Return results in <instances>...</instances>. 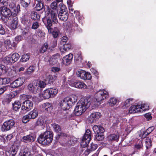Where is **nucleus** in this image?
Segmentation results:
<instances>
[{
	"label": "nucleus",
	"instance_id": "obj_1",
	"mask_svg": "<svg viewBox=\"0 0 156 156\" xmlns=\"http://www.w3.org/2000/svg\"><path fill=\"white\" fill-rule=\"evenodd\" d=\"M57 13L56 11H52L49 10L48 15L45 16L42 19L43 22L49 33H52L53 30V29L51 27L52 23H56L58 22L57 18H56Z\"/></svg>",
	"mask_w": 156,
	"mask_h": 156
},
{
	"label": "nucleus",
	"instance_id": "obj_2",
	"mask_svg": "<svg viewBox=\"0 0 156 156\" xmlns=\"http://www.w3.org/2000/svg\"><path fill=\"white\" fill-rule=\"evenodd\" d=\"M91 105L90 99L81 98L77 102L74 109V113L76 116L81 115Z\"/></svg>",
	"mask_w": 156,
	"mask_h": 156
},
{
	"label": "nucleus",
	"instance_id": "obj_3",
	"mask_svg": "<svg viewBox=\"0 0 156 156\" xmlns=\"http://www.w3.org/2000/svg\"><path fill=\"white\" fill-rule=\"evenodd\" d=\"M108 96V93L106 90H100L95 94V98L93 100H90L91 105L93 107L97 106L98 105V103L100 101L106 99Z\"/></svg>",
	"mask_w": 156,
	"mask_h": 156
},
{
	"label": "nucleus",
	"instance_id": "obj_4",
	"mask_svg": "<svg viewBox=\"0 0 156 156\" xmlns=\"http://www.w3.org/2000/svg\"><path fill=\"white\" fill-rule=\"evenodd\" d=\"M53 138L52 134L50 132L47 131L43 134H41L38 138V141L40 144L46 145L51 143Z\"/></svg>",
	"mask_w": 156,
	"mask_h": 156
},
{
	"label": "nucleus",
	"instance_id": "obj_5",
	"mask_svg": "<svg viewBox=\"0 0 156 156\" xmlns=\"http://www.w3.org/2000/svg\"><path fill=\"white\" fill-rule=\"evenodd\" d=\"M149 109V106L147 104H143L140 105H137L131 106L129 108V112L130 113H134L138 112H142Z\"/></svg>",
	"mask_w": 156,
	"mask_h": 156
},
{
	"label": "nucleus",
	"instance_id": "obj_6",
	"mask_svg": "<svg viewBox=\"0 0 156 156\" xmlns=\"http://www.w3.org/2000/svg\"><path fill=\"white\" fill-rule=\"evenodd\" d=\"M91 136V133L90 130L87 129L81 142V145L82 147H85L87 146L90 140Z\"/></svg>",
	"mask_w": 156,
	"mask_h": 156
},
{
	"label": "nucleus",
	"instance_id": "obj_7",
	"mask_svg": "<svg viewBox=\"0 0 156 156\" xmlns=\"http://www.w3.org/2000/svg\"><path fill=\"white\" fill-rule=\"evenodd\" d=\"M33 103L29 100H26L23 102L21 106V110L24 113L30 110L33 108Z\"/></svg>",
	"mask_w": 156,
	"mask_h": 156
},
{
	"label": "nucleus",
	"instance_id": "obj_8",
	"mask_svg": "<svg viewBox=\"0 0 156 156\" xmlns=\"http://www.w3.org/2000/svg\"><path fill=\"white\" fill-rule=\"evenodd\" d=\"M8 22L9 26L11 29L14 30L16 28L18 21L16 16H9L8 18Z\"/></svg>",
	"mask_w": 156,
	"mask_h": 156
},
{
	"label": "nucleus",
	"instance_id": "obj_9",
	"mask_svg": "<svg viewBox=\"0 0 156 156\" xmlns=\"http://www.w3.org/2000/svg\"><path fill=\"white\" fill-rule=\"evenodd\" d=\"M77 76L82 79L86 80H90L91 78L90 74L83 70L78 71L76 73Z\"/></svg>",
	"mask_w": 156,
	"mask_h": 156
},
{
	"label": "nucleus",
	"instance_id": "obj_10",
	"mask_svg": "<svg viewBox=\"0 0 156 156\" xmlns=\"http://www.w3.org/2000/svg\"><path fill=\"white\" fill-rule=\"evenodd\" d=\"M14 124V122L12 120H9L5 122L2 126V131H5L9 130L12 127Z\"/></svg>",
	"mask_w": 156,
	"mask_h": 156
},
{
	"label": "nucleus",
	"instance_id": "obj_11",
	"mask_svg": "<svg viewBox=\"0 0 156 156\" xmlns=\"http://www.w3.org/2000/svg\"><path fill=\"white\" fill-rule=\"evenodd\" d=\"M18 151L17 147L13 145L6 151L5 154L6 156H14L16 154Z\"/></svg>",
	"mask_w": 156,
	"mask_h": 156
},
{
	"label": "nucleus",
	"instance_id": "obj_12",
	"mask_svg": "<svg viewBox=\"0 0 156 156\" xmlns=\"http://www.w3.org/2000/svg\"><path fill=\"white\" fill-rule=\"evenodd\" d=\"M101 116V114L100 112H96L92 113L90 115L88 120L90 123H92L100 118Z\"/></svg>",
	"mask_w": 156,
	"mask_h": 156
},
{
	"label": "nucleus",
	"instance_id": "obj_13",
	"mask_svg": "<svg viewBox=\"0 0 156 156\" xmlns=\"http://www.w3.org/2000/svg\"><path fill=\"white\" fill-rule=\"evenodd\" d=\"M25 80L24 77L19 78L12 83V85L13 87H19L23 84Z\"/></svg>",
	"mask_w": 156,
	"mask_h": 156
},
{
	"label": "nucleus",
	"instance_id": "obj_14",
	"mask_svg": "<svg viewBox=\"0 0 156 156\" xmlns=\"http://www.w3.org/2000/svg\"><path fill=\"white\" fill-rule=\"evenodd\" d=\"M35 136L32 134H29L23 136L21 139V141L29 143L34 141L35 139Z\"/></svg>",
	"mask_w": 156,
	"mask_h": 156
},
{
	"label": "nucleus",
	"instance_id": "obj_15",
	"mask_svg": "<svg viewBox=\"0 0 156 156\" xmlns=\"http://www.w3.org/2000/svg\"><path fill=\"white\" fill-rule=\"evenodd\" d=\"M28 88L32 92L36 93L38 90L37 83L34 82L32 83L29 84L28 86Z\"/></svg>",
	"mask_w": 156,
	"mask_h": 156
},
{
	"label": "nucleus",
	"instance_id": "obj_16",
	"mask_svg": "<svg viewBox=\"0 0 156 156\" xmlns=\"http://www.w3.org/2000/svg\"><path fill=\"white\" fill-rule=\"evenodd\" d=\"M71 105L69 103V101L66 99V97L64 98L60 103L61 107L64 110H68Z\"/></svg>",
	"mask_w": 156,
	"mask_h": 156
},
{
	"label": "nucleus",
	"instance_id": "obj_17",
	"mask_svg": "<svg viewBox=\"0 0 156 156\" xmlns=\"http://www.w3.org/2000/svg\"><path fill=\"white\" fill-rule=\"evenodd\" d=\"M73 57V55L71 54L66 55L63 58V64L65 65H68L71 63Z\"/></svg>",
	"mask_w": 156,
	"mask_h": 156
},
{
	"label": "nucleus",
	"instance_id": "obj_18",
	"mask_svg": "<svg viewBox=\"0 0 156 156\" xmlns=\"http://www.w3.org/2000/svg\"><path fill=\"white\" fill-rule=\"evenodd\" d=\"M60 59V55L56 54L53 55L50 58L49 62L50 64L54 65L56 64Z\"/></svg>",
	"mask_w": 156,
	"mask_h": 156
},
{
	"label": "nucleus",
	"instance_id": "obj_19",
	"mask_svg": "<svg viewBox=\"0 0 156 156\" xmlns=\"http://www.w3.org/2000/svg\"><path fill=\"white\" fill-rule=\"evenodd\" d=\"M1 13L2 15L5 17L11 16V12L10 10L5 6L2 7L0 9Z\"/></svg>",
	"mask_w": 156,
	"mask_h": 156
},
{
	"label": "nucleus",
	"instance_id": "obj_20",
	"mask_svg": "<svg viewBox=\"0 0 156 156\" xmlns=\"http://www.w3.org/2000/svg\"><path fill=\"white\" fill-rule=\"evenodd\" d=\"M72 86L81 89H85L87 87L86 85L84 83L80 81L74 82L72 84Z\"/></svg>",
	"mask_w": 156,
	"mask_h": 156
},
{
	"label": "nucleus",
	"instance_id": "obj_21",
	"mask_svg": "<svg viewBox=\"0 0 156 156\" xmlns=\"http://www.w3.org/2000/svg\"><path fill=\"white\" fill-rule=\"evenodd\" d=\"M93 129L95 133L102 134L105 131L104 128L99 126L94 125L93 128Z\"/></svg>",
	"mask_w": 156,
	"mask_h": 156
},
{
	"label": "nucleus",
	"instance_id": "obj_22",
	"mask_svg": "<svg viewBox=\"0 0 156 156\" xmlns=\"http://www.w3.org/2000/svg\"><path fill=\"white\" fill-rule=\"evenodd\" d=\"M41 108L44 111L49 112L51 111L52 107L50 104L49 103H46L41 105Z\"/></svg>",
	"mask_w": 156,
	"mask_h": 156
},
{
	"label": "nucleus",
	"instance_id": "obj_23",
	"mask_svg": "<svg viewBox=\"0 0 156 156\" xmlns=\"http://www.w3.org/2000/svg\"><path fill=\"white\" fill-rule=\"evenodd\" d=\"M58 14L59 19L61 20L66 21L68 19V14L66 12H59Z\"/></svg>",
	"mask_w": 156,
	"mask_h": 156
},
{
	"label": "nucleus",
	"instance_id": "obj_24",
	"mask_svg": "<svg viewBox=\"0 0 156 156\" xmlns=\"http://www.w3.org/2000/svg\"><path fill=\"white\" fill-rule=\"evenodd\" d=\"M20 11V5H18L16 7L15 6L12 9L11 12V16L13 17L16 16L17 14Z\"/></svg>",
	"mask_w": 156,
	"mask_h": 156
},
{
	"label": "nucleus",
	"instance_id": "obj_25",
	"mask_svg": "<svg viewBox=\"0 0 156 156\" xmlns=\"http://www.w3.org/2000/svg\"><path fill=\"white\" fill-rule=\"evenodd\" d=\"M50 7L51 8L53 9V10L51 9L50 8H48L47 9V11H46V15H48L49 13V10H51L52 11H57V14H56V18H57V16L58 15V11L56 9L57 7V4L56 2L54 1L52 2L50 5Z\"/></svg>",
	"mask_w": 156,
	"mask_h": 156
},
{
	"label": "nucleus",
	"instance_id": "obj_26",
	"mask_svg": "<svg viewBox=\"0 0 156 156\" xmlns=\"http://www.w3.org/2000/svg\"><path fill=\"white\" fill-rule=\"evenodd\" d=\"M48 89L44 90L42 93L40 95V97L41 98H43V99H48L51 98Z\"/></svg>",
	"mask_w": 156,
	"mask_h": 156
},
{
	"label": "nucleus",
	"instance_id": "obj_27",
	"mask_svg": "<svg viewBox=\"0 0 156 156\" xmlns=\"http://www.w3.org/2000/svg\"><path fill=\"white\" fill-rule=\"evenodd\" d=\"M71 45L69 43L63 44V46L60 48V51L62 53L68 51L71 48Z\"/></svg>",
	"mask_w": 156,
	"mask_h": 156
},
{
	"label": "nucleus",
	"instance_id": "obj_28",
	"mask_svg": "<svg viewBox=\"0 0 156 156\" xmlns=\"http://www.w3.org/2000/svg\"><path fill=\"white\" fill-rule=\"evenodd\" d=\"M66 99L69 101L71 105L73 103H75L77 101V97L75 95H72L70 97H66Z\"/></svg>",
	"mask_w": 156,
	"mask_h": 156
},
{
	"label": "nucleus",
	"instance_id": "obj_29",
	"mask_svg": "<svg viewBox=\"0 0 156 156\" xmlns=\"http://www.w3.org/2000/svg\"><path fill=\"white\" fill-rule=\"evenodd\" d=\"M10 56H11V58L12 59V61L13 63L16 62L20 58V55L17 53H14L12 55H10Z\"/></svg>",
	"mask_w": 156,
	"mask_h": 156
},
{
	"label": "nucleus",
	"instance_id": "obj_30",
	"mask_svg": "<svg viewBox=\"0 0 156 156\" xmlns=\"http://www.w3.org/2000/svg\"><path fill=\"white\" fill-rule=\"evenodd\" d=\"M30 57V54L27 53L22 55L20 61L22 62H25L27 61L29 59Z\"/></svg>",
	"mask_w": 156,
	"mask_h": 156
},
{
	"label": "nucleus",
	"instance_id": "obj_31",
	"mask_svg": "<svg viewBox=\"0 0 156 156\" xmlns=\"http://www.w3.org/2000/svg\"><path fill=\"white\" fill-rule=\"evenodd\" d=\"M28 115L30 119H34L37 116L38 112L36 109H34L31 111Z\"/></svg>",
	"mask_w": 156,
	"mask_h": 156
},
{
	"label": "nucleus",
	"instance_id": "obj_32",
	"mask_svg": "<svg viewBox=\"0 0 156 156\" xmlns=\"http://www.w3.org/2000/svg\"><path fill=\"white\" fill-rule=\"evenodd\" d=\"M51 98H53L55 97L57 94L58 92V90L56 88H51L48 89Z\"/></svg>",
	"mask_w": 156,
	"mask_h": 156
},
{
	"label": "nucleus",
	"instance_id": "obj_33",
	"mask_svg": "<svg viewBox=\"0 0 156 156\" xmlns=\"http://www.w3.org/2000/svg\"><path fill=\"white\" fill-rule=\"evenodd\" d=\"M108 139L110 140L117 141L119 139V136L118 134H111L108 137Z\"/></svg>",
	"mask_w": 156,
	"mask_h": 156
},
{
	"label": "nucleus",
	"instance_id": "obj_34",
	"mask_svg": "<svg viewBox=\"0 0 156 156\" xmlns=\"http://www.w3.org/2000/svg\"><path fill=\"white\" fill-rule=\"evenodd\" d=\"M12 106L14 110L17 111L20 108L21 104L20 102L15 101L13 104Z\"/></svg>",
	"mask_w": 156,
	"mask_h": 156
},
{
	"label": "nucleus",
	"instance_id": "obj_35",
	"mask_svg": "<svg viewBox=\"0 0 156 156\" xmlns=\"http://www.w3.org/2000/svg\"><path fill=\"white\" fill-rule=\"evenodd\" d=\"M117 103V100L116 98H111L108 101V104L111 107L113 106Z\"/></svg>",
	"mask_w": 156,
	"mask_h": 156
},
{
	"label": "nucleus",
	"instance_id": "obj_36",
	"mask_svg": "<svg viewBox=\"0 0 156 156\" xmlns=\"http://www.w3.org/2000/svg\"><path fill=\"white\" fill-rule=\"evenodd\" d=\"M152 139L151 137H147L145 141L146 147L147 149L150 148L151 146Z\"/></svg>",
	"mask_w": 156,
	"mask_h": 156
},
{
	"label": "nucleus",
	"instance_id": "obj_37",
	"mask_svg": "<svg viewBox=\"0 0 156 156\" xmlns=\"http://www.w3.org/2000/svg\"><path fill=\"white\" fill-rule=\"evenodd\" d=\"M60 33L59 30L57 27H54L52 33V35L54 38H57L58 37Z\"/></svg>",
	"mask_w": 156,
	"mask_h": 156
},
{
	"label": "nucleus",
	"instance_id": "obj_38",
	"mask_svg": "<svg viewBox=\"0 0 156 156\" xmlns=\"http://www.w3.org/2000/svg\"><path fill=\"white\" fill-rule=\"evenodd\" d=\"M31 18L34 20H37L40 19V16L37 12H32L31 14Z\"/></svg>",
	"mask_w": 156,
	"mask_h": 156
},
{
	"label": "nucleus",
	"instance_id": "obj_39",
	"mask_svg": "<svg viewBox=\"0 0 156 156\" xmlns=\"http://www.w3.org/2000/svg\"><path fill=\"white\" fill-rule=\"evenodd\" d=\"M68 138L69 140L68 141L67 143L69 144L73 145L77 142L76 139L73 137L69 136Z\"/></svg>",
	"mask_w": 156,
	"mask_h": 156
},
{
	"label": "nucleus",
	"instance_id": "obj_40",
	"mask_svg": "<svg viewBox=\"0 0 156 156\" xmlns=\"http://www.w3.org/2000/svg\"><path fill=\"white\" fill-rule=\"evenodd\" d=\"M11 57V56L9 55L5 57L3 60L4 63L7 64L13 63V62H12V61H11L12 59Z\"/></svg>",
	"mask_w": 156,
	"mask_h": 156
},
{
	"label": "nucleus",
	"instance_id": "obj_41",
	"mask_svg": "<svg viewBox=\"0 0 156 156\" xmlns=\"http://www.w3.org/2000/svg\"><path fill=\"white\" fill-rule=\"evenodd\" d=\"M30 0H21V3L22 5L25 8L27 7L30 4Z\"/></svg>",
	"mask_w": 156,
	"mask_h": 156
},
{
	"label": "nucleus",
	"instance_id": "obj_42",
	"mask_svg": "<svg viewBox=\"0 0 156 156\" xmlns=\"http://www.w3.org/2000/svg\"><path fill=\"white\" fill-rule=\"evenodd\" d=\"M35 8L36 10L39 11L42 9L43 7V5L41 2H37Z\"/></svg>",
	"mask_w": 156,
	"mask_h": 156
},
{
	"label": "nucleus",
	"instance_id": "obj_43",
	"mask_svg": "<svg viewBox=\"0 0 156 156\" xmlns=\"http://www.w3.org/2000/svg\"><path fill=\"white\" fill-rule=\"evenodd\" d=\"M48 47V45L47 43H44L41 47L40 49V51L41 53H44L47 49Z\"/></svg>",
	"mask_w": 156,
	"mask_h": 156
},
{
	"label": "nucleus",
	"instance_id": "obj_44",
	"mask_svg": "<svg viewBox=\"0 0 156 156\" xmlns=\"http://www.w3.org/2000/svg\"><path fill=\"white\" fill-rule=\"evenodd\" d=\"M21 22L22 23L25 25H27V23H29L28 19L25 15L21 18Z\"/></svg>",
	"mask_w": 156,
	"mask_h": 156
},
{
	"label": "nucleus",
	"instance_id": "obj_45",
	"mask_svg": "<svg viewBox=\"0 0 156 156\" xmlns=\"http://www.w3.org/2000/svg\"><path fill=\"white\" fill-rule=\"evenodd\" d=\"M21 156H32L31 152L28 150H25L21 153Z\"/></svg>",
	"mask_w": 156,
	"mask_h": 156
},
{
	"label": "nucleus",
	"instance_id": "obj_46",
	"mask_svg": "<svg viewBox=\"0 0 156 156\" xmlns=\"http://www.w3.org/2000/svg\"><path fill=\"white\" fill-rule=\"evenodd\" d=\"M37 83L38 89L39 87L41 88H44L47 85L45 81L41 80L39 81V82Z\"/></svg>",
	"mask_w": 156,
	"mask_h": 156
},
{
	"label": "nucleus",
	"instance_id": "obj_47",
	"mask_svg": "<svg viewBox=\"0 0 156 156\" xmlns=\"http://www.w3.org/2000/svg\"><path fill=\"white\" fill-rule=\"evenodd\" d=\"M4 44L6 48H12L11 41L9 40H5L4 41Z\"/></svg>",
	"mask_w": 156,
	"mask_h": 156
},
{
	"label": "nucleus",
	"instance_id": "obj_48",
	"mask_svg": "<svg viewBox=\"0 0 156 156\" xmlns=\"http://www.w3.org/2000/svg\"><path fill=\"white\" fill-rule=\"evenodd\" d=\"M6 72V67L3 65L0 64V75L5 73Z\"/></svg>",
	"mask_w": 156,
	"mask_h": 156
},
{
	"label": "nucleus",
	"instance_id": "obj_49",
	"mask_svg": "<svg viewBox=\"0 0 156 156\" xmlns=\"http://www.w3.org/2000/svg\"><path fill=\"white\" fill-rule=\"evenodd\" d=\"M52 126L54 130L58 132H59L61 130V128L60 126L56 124H53L52 125Z\"/></svg>",
	"mask_w": 156,
	"mask_h": 156
},
{
	"label": "nucleus",
	"instance_id": "obj_50",
	"mask_svg": "<svg viewBox=\"0 0 156 156\" xmlns=\"http://www.w3.org/2000/svg\"><path fill=\"white\" fill-rule=\"evenodd\" d=\"M74 58L76 60L81 61L82 60L81 53L79 52L78 53H75L74 55Z\"/></svg>",
	"mask_w": 156,
	"mask_h": 156
},
{
	"label": "nucleus",
	"instance_id": "obj_51",
	"mask_svg": "<svg viewBox=\"0 0 156 156\" xmlns=\"http://www.w3.org/2000/svg\"><path fill=\"white\" fill-rule=\"evenodd\" d=\"M30 119V116L28 114L23 117L22 119V121L24 123H26L29 121V119Z\"/></svg>",
	"mask_w": 156,
	"mask_h": 156
},
{
	"label": "nucleus",
	"instance_id": "obj_52",
	"mask_svg": "<svg viewBox=\"0 0 156 156\" xmlns=\"http://www.w3.org/2000/svg\"><path fill=\"white\" fill-rule=\"evenodd\" d=\"M154 126H151L148 128L146 131L144 133V134L147 136L151 133L154 129Z\"/></svg>",
	"mask_w": 156,
	"mask_h": 156
},
{
	"label": "nucleus",
	"instance_id": "obj_53",
	"mask_svg": "<svg viewBox=\"0 0 156 156\" xmlns=\"http://www.w3.org/2000/svg\"><path fill=\"white\" fill-rule=\"evenodd\" d=\"M133 99L129 98L127 99L124 102V105L126 107L129 106L132 103Z\"/></svg>",
	"mask_w": 156,
	"mask_h": 156
},
{
	"label": "nucleus",
	"instance_id": "obj_54",
	"mask_svg": "<svg viewBox=\"0 0 156 156\" xmlns=\"http://www.w3.org/2000/svg\"><path fill=\"white\" fill-rule=\"evenodd\" d=\"M95 137L96 139L98 141L102 140L104 138L103 136L100 133L97 134Z\"/></svg>",
	"mask_w": 156,
	"mask_h": 156
},
{
	"label": "nucleus",
	"instance_id": "obj_55",
	"mask_svg": "<svg viewBox=\"0 0 156 156\" xmlns=\"http://www.w3.org/2000/svg\"><path fill=\"white\" fill-rule=\"evenodd\" d=\"M59 6L60 9V11L59 12H66L65 11V10L66 9V7L65 5H64L60 3L59 4Z\"/></svg>",
	"mask_w": 156,
	"mask_h": 156
},
{
	"label": "nucleus",
	"instance_id": "obj_56",
	"mask_svg": "<svg viewBox=\"0 0 156 156\" xmlns=\"http://www.w3.org/2000/svg\"><path fill=\"white\" fill-rule=\"evenodd\" d=\"M35 67L34 66H30L27 69V72L28 74H30L33 72L35 69Z\"/></svg>",
	"mask_w": 156,
	"mask_h": 156
},
{
	"label": "nucleus",
	"instance_id": "obj_57",
	"mask_svg": "<svg viewBox=\"0 0 156 156\" xmlns=\"http://www.w3.org/2000/svg\"><path fill=\"white\" fill-rule=\"evenodd\" d=\"M38 35L41 37L44 36L45 35V33L43 31L40 29L37 30V31Z\"/></svg>",
	"mask_w": 156,
	"mask_h": 156
},
{
	"label": "nucleus",
	"instance_id": "obj_58",
	"mask_svg": "<svg viewBox=\"0 0 156 156\" xmlns=\"http://www.w3.org/2000/svg\"><path fill=\"white\" fill-rule=\"evenodd\" d=\"M2 84H6L9 83L10 82V79L9 78H4L2 79Z\"/></svg>",
	"mask_w": 156,
	"mask_h": 156
},
{
	"label": "nucleus",
	"instance_id": "obj_59",
	"mask_svg": "<svg viewBox=\"0 0 156 156\" xmlns=\"http://www.w3.org/2000/svg\"><path fill=\"white\" fill-rule=\"evenodd\" d=\"M135 147L137 149H140L143 147V144L142 141H140L138 144H136L135 146Z\"/></svg>",
	"mask_w": 156,
	"mask_h": 156
},
{
	"label": "nucleus",
	"instance_id": "obj_60",
	"mask_svg": "<svg viewBox=\"0 0 156 156\" xmlns=\"http://www.w3.org/2000/svg\"><path fill=\"white\" fill-rule=\"evenodd\" d=\"M5 33V31L2 25L0 24V34L4 35Z\"/></svg>",
	"mask_w": 156,
	"mask_h": 156
},
{
	"label": "nucleus",
	"instance_id": "obj_61",
	"mask_svg": "<svg viewBox=\"0 0 156 156\" xmlns=\"http://www.w3.org/2000/svg\"><path fill=\"white\" fill-rule=\"evenodd\" d=\"M144 116L148 120L151 119L152 118V117L151 116V114L150 113H148L146 114H145Z\"/></svg>",
	"mask_w": 156,
	"mask_h": 156
},
{
	"label": "nucleus",
	"instance_id": "obj_62",
	"mask_svg": "<svg viewBox=\"0 0 156 156\" xmlns=\"http://www.w3.org/2000/svg\"><path fill=\"white\" fill-rule=\"evenodd\" d=\"M39 26V23L37 22H35L33 23L32 28L34 29H36Z\"/></svg>",
	"mask_w": 156,
	"mask_h": 156
},
{
	"label": "nucleus",
	"instance_id": "obj_63",
	"mask_svg": "<svg viewBox=\"0 0 156 156\" xmlns=\"http://www.w3.org/2000/svg\"><path fill=\"white\" fill-rule=\"evenodd\" d=\"M60 69V68L58 67H54L51 68L52 71L54 73L59 72Z\"/></svg>",
	"mask_w": 156,
	"mask_h": 156
},
{
	"label": "nucleus",
	"instance_id": "obj_64",
	"mask_svg": "<svg viewBox=\"0 0 156 156\" xmlns=\"http://www.w3.org/2000/svg\"><path fill=\"white\" fill-rule=\"evenodd\" d=\"M90 147L91 151L95 150L98 147V146L97 144H94L93 143L91 144Z\"/></svg>",
	"mask_w": 156,
	"mask_h": 156
}]
</instances>
